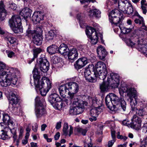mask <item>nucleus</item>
<instances>
[{
    "label": "nucleus",
    "instance_id": "nucleus-23",
    "mask_svg": "<svg viewBox=\"0 0 147 147\" xmlns=\"http://www.w3.org/2000/svg\"><path fill=\"white\" fill-rule=\"evenodd\" d=\"M91 72L89 68L86 69L84 71V76L88 82H95L96 81V78L94 77H92L90 76Z\"/></svg>",
    "mask_w": 147,
    "mask_h": 147
},
{
    "label": "nucleus",
    "instance_id": "nucleus-14",
    "mask_svg": "<svg viewBox=\"0 0 147 147\" xmlns=\"http://www.w3.org/2000/svg\"><path fill=\"white\" fill-rule=\"evenodd\" d=\"M141 119L136 115H134L131 119V127L136 130H139L141 127Z\"/></svg>",
    "mask_w": 147,
    "mask_h": 147
},
{
    "label": "nucleus",
    "instance_id": "nucleus-8",
    "mask_svg": "<svg viewBox=\"0 0 147 147\" xmlns=\"http://www.w3.org/2000/svg\"><path fill=\"white\" fill-rule=\"evenodd\" d=\"M127 96L130 100V103L133 108H134L135 105H137L138 103V93L136 89L134 88H128L125 91Z\"/></svg>",
    "mask_w": 147,
    "mask_h": 147
},
{
    "label": "nucleus",
    "instance_id": "nucleus-20",
    "mask_svg": "<svg viewBox=\"0 0 147 147\" xmlns=\"http://www.w3.org/2000/svg\"><path fill=\"white\" fill-rule=\"evenodd\" d=\"M94 74L95 75L94 78H96V79L98 77L100 80H104L106 78L108 74L107 70L104 71H100V72H96V71H94Z\"/></svg>",
    "mask_w": 147,
    "mask_h": 147
},
{
    "label": "nucleus",
    "instance_id": "nucleus-11",
    "mask_svg": "<svg viewBox=\"0 0 147 147\" xmlns=\"http://www.w3.org/2000/svg\"><path fill=\"white\" fill-rule=\"evenodd\" d=\"M86 34L91 40L92 44H96L97 42L98 37V34L95 29L91 26H88L86 30Z\"/></svg>",
    "mask_w": 147,
    "mask_h": 147
},
{
    "label": "nucleus",
    "instance_id": "nucleus-25",
    "mask_svg": "<svg viewBox=\"0 0 147 147\" xmlns=\"http://www.w3.org/2000/svg\"><path fill=\"white\" fill-rule=\"evenodd\" d=\"M96 69L94 70V71H96V72L104 71L107 69L105 64L102 61H99L95 65Z\"/></svg>",
    "mask_w": 147,
    "mask_h": 147
},
{
    "label": "nucleus",
    "instance_id": "nucleus-54",
    "mask_svg": "<svg viewBox=\"0 0 147 147\" xmlns=\"http://www.w3.org/2000/svg\"><path fill=\"white\" fill-rule=\"evenodd\" d=\"M141 8L143 13L146 14L147 12V5L141 6Z\"/></svg>",
    "mask_w": 147,
    "mask_h": 147
},
{
    "label": "nucleus",
    "instance_id": "nucleus-32",
    "mask_svg": "<svg viewBox=\"0 0 147 147\" xmlns=\"http://www.w3.org/2000/svg\"><path fill=\"white\" fill-rule=\"evenodd\" d=\"M4 126L2 125V127L0 128V139L6 140L9 138L7 131L4 129Z\"/></svg>",
    "mask_w": 147,
    "mask_h": 147
},
{
    "label": "nucleus",
    "instance_id": "nucleus-52",
    "mask_svg": "<svg viewBox=\"0 0 147 147\" xmlns=\"http://www.w3.org/2000/svg\"><path fill=\"white\" fill-rule=\"evenodd\" d=\"M105 49L101 45L99 46L98 47L97 49V53L98 55L101 53L102 51Z\"/></svg>",
    "mask_w": 147,
    "mask_h": 147
},
{
    "label": "nucleus",
    "instance_id": "nucleus-18",
    "mask_svg": "<svg viewBox=\"0 0 147 147\" xmlns=\"http://www.w3.org/2000/svg\"><path fill=\"white\" fill-rule=\"evenodd\" d=\"M43 15L41 12H34L32 17V21L34 23L36 24L43 20Z\"/></svg>",
    "mask_w": 147,
    "mask_h": 147
},
{
    "label": "nucleus",
    "instance_id": "nucleus-17",
    "mask_svg": "<svg viewBox=\"0 0 147 147\" xmlns=\"http://www.w3.org/2000/svg\"><path fill=\"white\" fill-rule=\"evenodd\" d=\"M48 99L49 102L53 106L55 105L57 102H60L62 100L59 95L55 93L51 94L49 96Z\"/></svg>",
    "mask_w": 147,
    "mask_h": 147
},
{
    "label": "nucleus",
    "instance_id": "nucleus-56",
    "mask_svg": "<svg viewBox=\"0 0 147 147\" xmlns=\"http://www.w3.org/2000/svg\"><path fill=\"white\" fill-rule=\"evenodd\" d=\"M27 33L29 36L33 35H35V33L34 30H30L28 29L27 31Z\"/></svg>",
    "mask_w": 147,
    "mask_h": 147
},
{
    "label": "nucleus",
    "instance_id": "nucleus-21",
    "mask_svg": "<svg viewBox=\"0 0 147 147\" xmlns=\"http://www.w3.org/2000/svg\"><path fill=\"white\" fill-rule=\"evenodd\" d=\"M69 59L74 60L78 57V53L77 49L75 48L70 49L68 51L67 53Z\"/></svg>",
    "mask_w": 147,
    "mask_h": 147
},
{
    "label": "nucleus",
    "instance_id": "nucleus-58",
    "mask_svg": "<svg viewBox=\"0 0 147 147\" xmlns=\"http://www.w3.org/2000/svg\"><path fill=\"white\" fill-rule=\"evenodd\" d=\"M119 1L122 3L123 4L125 5H126L127 3H128V5H129V2H130L129 0H119Z\"/></svg>",
    "mask_w": 147,
    "mask_h": 147
},
{
    "label": "nucleus",
    "instance_id": "nucleus-22",
    "mask_svg": "<svg viewBox=\"0 0 147 147\" xmlns=\"http://www.w3.org/2000/svg\"><path fill=\"white\" fill-rule=\"evenodd\" d=\"M5 7L3 1H0V20L1 21L4 20L6 14V11Z\"/></svg>",
    "mask_w": 147,
    "mask_h": 147
},
{
    "label": "nucleus",
    "instance_id": "nucleus-16",
    "mask_svg": "<svg viewBox=\"0 0 147 147\" xmlns=\"http://www.w3.org/2000/svg\"><path fill=\"white\" fill-rule=\"evenodd\" d=\"M33 77L34 80V83L36 87H38L40 88L42 87V85H40V81L39 80L40 78V73L38 71V69L36 68H34L32 71Z\"/></svg>",
    "mask_w": 147,
    "mask_h": 147
},
{
    "label": "nucleus",
    "instance_id": "nucleus-41",
    "mask_svg": "<svg viewBox=\"0 0 147 147\" xmlns=\"http://www.w3.org/2000/svg\"><path fill=\"white\" fill-rule=\"evenodd\" d=\"M35 35L40 34L42 35V28L40 26H37L34 29Z\"/></svg>",
    "mask_w": 147,
    "mask_h": 147
},
{
    "label": "nucleus",
    "instance_id": "nucleus-47",
    "mask_svg": "<svg viewBox=\"0 0 147 147\" xmlns=\"http://www.w3.org/2000/svg\"><path fill=\"white\" fill-rule=\"evenodd\" d=\"M77 132L80 133H81L83 136L86 135L87 132V130L86 129H83L80 128H78L76 129Z\"/></svg>",
    "mask_w": 147,
    "mask_h": 147
},
{
    "label": "nucleus",
    "instance_id": "nucleus-38",
    "mask_svg": "<svg viewBox=\"0 0 147 147\" xmlns=\"http://www.w3.org/2000/svg\"><path fill=\"white\" fill-rule=\"evenodd\" d=\"M34 58L32 59L33 61L35 58H37L38 55L42 51V49L40 48H36L33 49Z\"/></svg>",
    "mask_w": 147,
    "mask_h": 147
},
{
    "label": "nucleus",
    "instance_id": "nucleus-40",
    "mask_svg": "<svg viewBox=\"0 0 147 147\" xmlns=\"http://www.w3.org/2000/svg\"><path fill=\"white\" fill-rule=\"evenodd\" d=\"M10 119V116L9 115L6 113L3 112V122L6 123L8 122Z\"/></svg>",
    "mask_w": 147,
    "mask_h": 147
},
{
    "label": "nucleus",
    "instance_id": "nucleus-57",
    "mask_svg": "<svg viewBox=\"0 0 147 147\" xmlns=\"http://www.w3.org/2000/svg\"><path fill=\"white\" fill-rule=\"evenodd\" d=\"M115 141V140L112 139V140L109 141L108 142V147H111Z\"/></svg>",
    "mask_w": 147,
    "mask_h": 147
},
{
    "label": "nucleus",
    "instance_id": "nucleus-24",
    "mask_svg": "<svg viewBox=\"0 0 147 147\" xmlns=\"http://www.w3.org/2000/svg\"><path fill=\"white\" fill-rule=\"evenodd\" d=\"M31 12L32 10L26 7L20 11V14L25 20H26L30 16Z\"/></svg>",
    "mask_w": 147,
    "mask_h": 147
},
{
    "label": "nucleus",
    "instance_id": "nucleus-12",
    "mask_svg": "<svg viewBox=\"0 0 147 147\" xmlns=\"http://www.w3.org/2000/svg\"><path fill=\"white\" fill-rule=\"evenodd\" d=\"M38 62L39 63L40 68L42 71L45 72L48 71L49 63L44 55H41V57L38 59Z\"/></svg>",
    "mask_w": 147,
    "mask_h": 147
},
{
    "label": "nucleus",
    "instance_id": "nucleus-44",
    "mask_svg": "<svg viewBox=\"0 0 147 147\" xmlns=\"http://www.w3.org/2000/svg\"><path fill=\"white\" fill-rule=\"evenodd\" d=\"M139 18H136L134 20V22L136 24H142L144 22L143 18L140 15H139Z\"/></svg>",
    "mask_w": 147,
    "mask_h": 147
},
{
    "label": "nucleus",
    "instance_id": "nucleus-13",
    "mask_svg": "<svg viewBox=\"0 0 147 147\" xmlns=\"http://www.w3.org/2000/svg\"><path fill=\"white\" fill-rule=\"evenodd\" d=\"M35 113L37 119L45 117L47 114V111L43 105L35 107Z\"/></svg>",
    "mask_w": 147,
    "mask_h": 147
},
{
    "label": "nucleus",
    "instance_id": "nucleus-10",
    "mask_svg": "<svg viewBox=\"0 0 147 147\" xmlns=\"http://www.w3.org/2000/svg\"><path fill=\"white\" fill-rule=\"evenodd\" d=\"M68 83V96L67 100L72 101V100L78 99V97L75 94L78 92L79 88L78 84L74 82H71Z\"/></svg>",
    "mask_w": 147,
    "mask_h": 147
},
{
    "label": "nucleus",
    "instance_id": "nucleus-26",
    "mask_svg": "<svg viewBox=\"0 0 147 147\" xmlns=\"http://www.w3.org/2000/svg\"><path fill=\"white\" fill-rule=\"evenodd\" d=\"M134 108L131 107V110L132 111H136V113L141 116H143L146 114V112L143 108H140L139 106L137 105H135L134 107Z\"/></svg>",
    "mask_w": 147,
    "mask_h": 147
},
{
    "label": "nucleus",
    "instance_id": "nucleus-59",
    "mask_svg": "<svg viewBox=\"0 0 147 147\" xmlns=\"http://www.w3.org/2000/svg\"><path fill=\"white\" fill-rule=\"evenodd\" d=\"M61 121H59L57 123L55 128L56 129H60L61 126Z\"/></svg>",
    "mask_w": 147,
    "mask_h": 147
},
{
    "label": "nucleus",
    "instance_id": "nucleus-1",
    "mask_svg": "<svg viewBox=\"0 0 147 147\" xmlns=\"http://www.w3.org/2000/svg\"><path fill=\"white\" fill-rule=\"evenodd\" d=\"M17 70L8 67L5 63H0V84L2 86L7 87L11 84H16L18 82L16 74Z\"/></svg>",
    "mask_w": 147,
    "mask_h": 147
},
{
    "label": "nucleus",
    "instance_id": "nucleus-4",
    "mask_svg": "<svg viewBox=\"0 0 147 147\" xmlns=\"http://www.w3.org/2000/svg\"><path fill=\"white\" fill-rule=\"evenodd\" d=\"M131 39L134 42H133L131 40L128 39L127 41V45L131 47H135L139 51L142 53L144 55H147V46L143 44V39L141 38H139L138 36H136L134 38L132 37Z\"/></svg>",
    "mask_w": 147,
    "mask_h": 147
},
{
    "label": "nucleus",
    "instance_id": "nucleus-19",
    "mask_svg": "<svg viewBox=\"0 0 147 147\" xmlns=\"http://www.w3.org/2000/svg\"><path fill=\"white\" fill-rule=\"evenodd\" d=\"M7 98L9 104L13 107V105L17 104L19 102V100L17 96L12 92L10 93Z\"/></svg>",
    "mask_w": 147,
    "mask_h": 147
},
{
    "label": "nucleus",
    "instance_id": "nucleus-5",
    "mask_svg": "<svg viewBox=\"0 0 147 147\" xmlns=\"http://www.w3.org/2000/svg\"><path fill=\"white\" fill-rule=\"evenodd\" d=\"M67 104H72L73 107H70L69 113L71 115H76L82 113L84 110V105L83 103H81L78 99L72 100V101L66 100Z\"/></svg>",
    "mask_w": 147,
    "mask_h": 147
},
{
    "label": "nucleus",
    "instance_id": "nucleus-3",
    "mask_svg": "<svg viewBox=\"0 0 147 147\" xmlns=\"http://www.w3.org/2000/svg\"><path fill=\"white\" fill-rule=\"evenodd\" d=\"M119 76L118 74H110L109 76L108 75L106 82L103 81L102 84L100 85V88L101 91L102 92L106 91L109 86L114 88L117 87L119 83Z\"/></svg>",
    "mask_w": 147,
    "mask_h": 147
},
{
    "label": "nucleus",
    "instance_id": "nucleus-29",
    "mask_svg": "<svg viewBox=\"0 0 147 147\" xmlns=\"http://www.w3.org/2000/svg\"><path fill=\"white\" fill-rule=\"evenodd\" d=\"M58 51L61 54L67 55L69 49L67 45L64 44H62L58 48Z\"/></svg>",
    "mask_w": 147,
    "mask_h": 147
},
{
    "label": "nucleus",
    "instance_id": "nucleus-2",
    "mask_svg": "<svg viewBox=\"0 0 147 147\" xmlns=\"http://www.w3.org/2000/svg\"><path fill=\"white\" fill-rule=\"evenodd\" d=\"M105 102L108 108L112 111L118 112L121 109L124 111L126 110V103L124 98H119L114 94L110 93L107 95Z\"/></svg>",
    "mask_w": 147,
    "mask_h": 147
},
{
    "label": "nucleus",
    "instance_id": "nucleus-45",
    "mask_svg": "<svg viewBox=\"0 0 147 147\" xmlns=\"http://www.w3.org/2000/svg\"><path fill=\"white\" fill-rule=\"evenodd\" d=\"M91 100L92 103V105L94 107H97L99 106L98 105L99 102L97 100L95 97H92L91 98Z\"/></svg>",
    "mask_w": 147,
    "mask_h": 147
},
{
    "label": "nucleus",
    "instance_id": "nucleus-36",
    "mask_svg": "<svg viewBox=\"0 0 147 147\" xmlns=\"http://www.w3.org/2000/svg\"><path fill=\"white\" fill-rule=\"evenodd\" d=\"M45 38L47 40H52L55 36V34L53 31L51 30L47 33L45 34Z\"/></svg>",
    "mask_w": 147,
    "mask_h": 147
},
{
    "label": "nucleus",
    "instance_id": "nucleus-51",
    "mask_svg": "<svg viewBox=\"0 0 147 147\" xmlns=\"http://www.w3.org/2000/svg\"><path fill=\"white\" fill-rule=\"evenodd\" d=\"M6 52L7 54L8 57L9 58H12L15 56V53L13 51L6 50Z\"/></svg>",
    "mask_w": 147,
    "mask_h": 147
},
{
    "label": "nucleus",
    "instance_id": "nucleus-9",
    "mask_svg": "<svg viewBox=\"0 0 147 147\" xmlns=\"http://www.w3.org/2000/svg\"><path fill=\"white\" fill-rule=\"evenodd\" d=\"M42 87L41 88L38 87H36L39 88L41 95L45 96L51 88L52 82L49 78L43 77L40 80L39 85H42Z\"/></svg>",
    "mask_w": 147,
    "mask_h": 147
},
{
    "label": "nucleus",
    "instance_id": "nucleus-6",
    "mask_svg": "<svg viewBox=\"0 0 147 147\" xmlns=\"http://www.w3.org/2000/svg\"><path fill=\"white\" fill-rule=\"evenodd\" d=\"M9 25L12 30L16 33L22 32L23 29L21 24V19L18 16H14L9 21Z\"/></svg>",
    "mask_w": 147,
    "mask_h": 147
},
{
    "label": "nucleus",
    "instance_id": "nucleus-42",
    "mask_svg": "<svg viewBox=\"0 0 147 147\" xmlns=\"http://www.w3.org/2000/svg\"><path fill=\"white\" fill-rule=\"evenodd\" d=\"M107 55V53L106 50L105 49L101 53L98 55V56L101 60L104 59Z\"/></svg>",
    "mask_w": 147,
    "mask_h": 147
},
{
    "label": "nucleus",
    "instance_id": "nucleus-49",
    "mask_svg": "<svg viewBox=\"0 0 147 147\" xmlns=\"http://www.w3.org/2000/svg\"><path fill=\"white\" fill-rule=\"evenodd\" d=\"M126 5L123 4L122 3L119 1L118 6L119 9L122 11H123V10L125 9V7Z\"/></svg>",
    "mask_w": 147,
    "mask_h": 147
},
{
    "label": "nucleus",
    "instance_id": "nucleus-7",
    "mask_svg": "<svg viewBox=\"0 0 147 147\" xmlns=\"http://www.w3.org/2000/svg\"><path fill=\"white\" fill-rule=\"evenodd\" d=\"M120 14V11L117 9L112 11L109 14V19L114 28V30L115 29H117L116 27L118 28L120 26L121 19L118 17Z\"/></svg>",
    "mask_w": 147,
    "mask_h": 147
},
{
    "label": "nucleus",
    "instance_id": "nucleus-62",
    "mask_svg": "<svg viewBox=\"0 0 147 147\" xmlns=\"http://www.w3.org/2000/svg\"><path fill=\"white\" fill-rule=\"evenodd\" d=\"M11 132L12 133L13 135V138L15 139L16 138V131L14 129H12L11 130Z\"/></svg>",
    "mask_w": 147,
    "mask_h": 147
},
{
    "label": "nucleus",
    "instance_id": "nucleus-60",
    "mask_svg": "<svg viewBox=\"0 0 147 147\" xmlns=\"http://www.w3.org/2000/svg\"><path fill=\"white\" fill-rule=\"evenodd\" d=\"M60 134L59 132H57L54 136V139L55 140H58L60 136Z\"/></svg>",
    "mask_w": 147,
    "mask_h": 147
},
{
    "label": "nucleus",
    "instance_id": "nucleus-61",
    "mask_svg": "<svg viewBox=\"0 0 147 147\" xmlns=\"http://www.w3.org/2000/svg\"><path fill=\"white\" fill-rule=\"evenodd\" d=\"M8 34H9L7 33H6L0 27V34L1 35H5L6 34L7 35Z\"/></svg>",
    "mask_w": 147,
    "mask_h": 147
},
{
    "label": "nucleus",
    "instance_id": "nucleus-64",
    "mask_svg": "<svg viewBox=\"0 0 147 147\" xmlns=\"http://www.w3.org/2000/svg\"><path fill=\"white\" fill-rule=\"evenodd\" d=\"M90 120L91 121H96L97 118L96 116H92V117L89 118Z\"/></svg>",
    "mask_w": 147,
    "mask_h": 147
},
{
    "label": "nucleus",
    "instance_id": "nucleus-33",
    "mask_svg": "<svg viewBox=\"0 0 147 147\" xmlns=\"http://www.w3.org/2000/svg\"><path fill=\"white\" fill-rule=\"evenodd\" d=\"M89 13L90 14H89L90 16H94L96 18H99L101 16L100 11L99 10L96 8L90 10L89 11Z\"/></svg>",
    "mask_w": 147,
    "mask_h": 147
},
{
    "label": "nucleus",
    "instance_id": "nucleus-53",
    "mask_svg": "<svg viewBox=\"0 0 147 147\" xmlns=\"http://www.w3.org/2000/svg\"><path fill=\"white\" fill-rule=\"evenodd\" d=\"M38 127V124L36 123H34L32 124V129L34 132H37V131Z\"/></svg>",
    "mask_w": 147,
    "mask_h": 147
},
{
    "label": "nucleus",
    "instance_id": "nucleus-46",
    "mask_svg": "<svg viewBox=\"0 0 147 147\" xmlns=\"http://www.w3.org/2000/svg\"><path fill=\"white\" fill-rule=\"evenodd\" d=\"M60 59L57 57H53L51 59V61L52 63L54 64H56L60 62Z\"/></svg>",
    "mask_w": 147,
    "mask_h": 147
},
{
    "label": "nucleus",
    "instance_id": "nucleus-34",
    "mask_svg": "<svg viewBox=\"0 0 147 147\" xmlns=\"http://www.w3.org/2000/svg\"><path fill=\"white\" fill-rule=\"evenodd\" d=\"M35 107L43 105L45 102L44 98L40 97L38 96L36 97L35 100Z\"/></svg>",
    "mask_w": 147,
    "mask_h": 147
},
{
    "label": "nucleus",
    "instance_id": "nucleus-28",
    "mask_svg": "<svg viewBox=\"0 0 147 147\" xmlns=\"http://www.w3.org/2000/svg\"><path fill=\"white\" fill-rule=\"evenodd\" d=\"M68 83H66L65 84L61 85L60 86L58 89L59 92V93L61 96L64 97L65 96V94L68 91Z\"/></svg>",
    "mask_w": 147,
    "mask_h": 147
},
{
    "label": "nucleus",
    "instance_id": "nucleus-31",
    "mask_svg": "<svg viewBox=\"0 0 147 147\" xmlns=\"http://www.w3.org/2000/svg\"><path fill=\"white\" fill-rule=\"evenodd\" d=\"M102 109L100 106L95 107L92 108L90 110V114L91 116L97 117L100 113Z\"/></svg>",
    "mask_w": 147,
    "mask_h": 147
},
{
    "label": "nucleus",
    "instance_id": "nucleus-35",
    "mask_svg": "<svg viewBox=\"0 0 147 147\" xmlns=\"http://www.w3.org/2000/svg\"><path fill=\"white\" fill-rule=\"evenodd\" d=\"M134 11V7L131 3L129 2L128 6L123 10V12L128 15H132Z\"/></svg>",
    "mask_w": 147,
    "mask_h": 147
},
{
    "label": "nucleus",
    "instance_id": "nucleus-27",
    "mask_svg": "<svg viewBox=\"0 0 147 147\" xmlns=\"http://www.w3.org/2000/svg\"><path fill=\"white\" fill-rule=\"evenodd\" d=\"M32 39L34 44L36 45H40L42 43L43 37L42 35H34Z\"/></svg>",
    "mask_w": 147,
    "mask_h": 147
},
{
    "label": "nucleus",
    "instance_id": "nucleus-15",
    "mask_svg": "<svg viewBox=\"0 0 147 147\" xmlns=\"http://www.w3.org/2000/svg\"><path fill=\"white\" fill-rule=\"evenodd\" d=\"M88 63L87 59L83 57L80 58L76 61L74 64V66L76 69L78 70L84 67Z\"/></svg>",
    "mask_w": 147,
    "mask_h": 147
},
{
    "label": "nucleus",
    "instance_id": "nucleus-30",
    "mask_svg": "<svg viewBox=\"0 0 147 147\" xmlns=\"http://www.w3.org/2000/svg\"><path fill=\"white\" fill-rule=\"evenodd\" d=\"M58 46L55 44H52L47 48V52L50 55L55 54L58 51Z\"/></svg>",
    "mask_w": 147,
    "mask_h": 147
},
{
    "label": "nucleus",
    "instance_id": "nucleus-37",
    "mask_svg": "<svg viewBox=\"0 0 147 147\" xmlns=\"http://www.w3.org/2000/svg\"><path fill=\"white\" fill-rule=\"evenodd\" d=\"M119 28L121 30V32L124 34H127L131 30V28H127L124 27H121L120 26L118 28H117V30H118Z\"/></svg>",
    "mask_w": 147,
    "mask_h": 147
},
{
    "label": "nucleus",
    "instance_id": "nucleus-48",
    "mask_svg": "<svg viewBox=\"0 0 147 147\" xmlns=\"http://www.w3.org/2000/svg\"><path fill=\"white\" fill-rule=\"evenodd\" d=\"M117 137L118 139L122 140L123 141H125L127 138V136H123L122 135H120L119 132H118L117 133Z\"/></svg>",
    "mask_w": 147,
    "mask_h": 147
},
{
    "label": "nucleus",
    "instance_id": "nucleus-43",
    "mask_svg": "<svg viewBox=\"0 0 147 147\" xmlns=\"http://www.w3.org/2000/svg\"><path fill=\"white\" fill-rule=\"evenodd\" d=\"M68 128V123H65L64 124L63 131L64 134L66 136L68 134L67 129Z\"/></svg>",
    "mask_w": 147,
    "mask_h": 147
},
{
    "label": "nucleus",
    "instance_id": "nucleus-50",
    "mask_svg": "<svg viewBox=\"0 0 147 147\" xmlns=\"http://www.w3.org/2000/svg\"><path fill=\"white\" fill-rule=\"evenodd\" d=\"M131 123L129 122L128 119H126L123 121L122 124L124 125H126L128 127H131Z\"/></svg>",
    "mask_w": 147,
    "mask_h": 147
},
{
    "label": "nucleus",
    "instance_id": "nucleus-39",
    "mask_svg": "<svg viewBox=\"0 0 147 147\" xmlns=\"http://www.w3.org/2000/svg\"><path fill=\"white\" fill-rule=\"evenodd\" d=\"M5 38L11 44H13L16 42V39L12 36H5Z\"/></svg>",
    "mask_w": 147,
    "mask_h": 147
},
{
    "label": "nucleus",
    "instance_id": "nucleus-63",
    "mask_svg": "<svg viewBox=\"0 0 147 147\" xmlns=\"http://www.w3.org/2000/svg\"><path fill=\"white\" fill-rule=\"evenodd\" d=\"M111 135L112 139L115 140L116 139V137L115 135V131H111Z\"/></svg>",
    "mask_w": 147,
    "mask_h": 147
},
{
    "label": "nucleus",
    "instance_id": "nucleus-55",
    "mask_svg": "<svg viewBox=\"0 0 147 147\" xmlns=\"http://www.w3.org/2000/svg\"><path fill=\"white\" fill-rule=\"evenodd\" d=\"M24 129L22 127H21L20 128L19 134V138L20 139H22L23 134L24 132Z\"/></svg>",
    "mask_w": 147,
    "mask_h": 147
}]
</instances>
